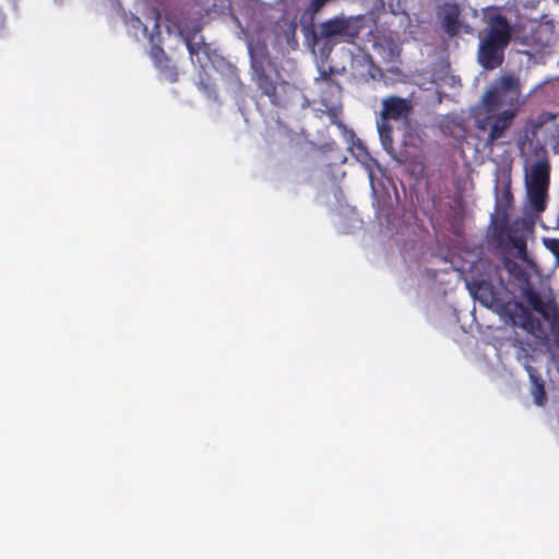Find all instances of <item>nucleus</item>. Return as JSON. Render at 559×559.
<instances>
[{
    "instance_id": "obj_1",
    "label": "nucleus",
    "mask_w": 559,
    "mask_h": 559,
    "mask_svg": "<svg viewBox=\"0 0 559 559\" xmlns=\"http://www.w3.org/2000/svg\"><path fill=\"white\" fill-rule=\"evenodd\" d=\"M485 35L478 48V61L485 70L499 68L504 60V50L512 39V26L499 7L484 9Z\"/></svg>"
},
{
    "instance_id": "obj_2",
    "label": "nucleus",
    "mask_w": 559,
    "mask_h": 559,
    "mask_svg": "<svg viewBox=\"0 0 559 559\" xmlns=\"http://www.w3.org/2000/svg\"><path fill=\"white\" fill-rule=\"evenodd\" d=\"M361 29V15H337L318 25H312L311 34L316 44L322 43V49L331 52L338 44H354Z\"/></svg>"
},
{
    "instance_id": "obj_3",
    "label": "nucleus",
    "mask_w": 559,
    "mask_h": 559,
    "mask_svg": "<svg viewBox=\"0 0 559 559\" xmlns=\"http://www.w3.org/2000/svg\"><path fill=\"white\" fill-rule=\"evenodd\" d=\"M253 80L262 94L267 96L271 104L283 107L287 103V82L280 80V73L274 69L266 53L261 56L250 49Z\"/></svg>"
},
{
    "instance_id": "obj_4",
    "label": "nucleus",
    "mask_w": 559,
    "mask_h": 559,
    "mask_svg": "<svg viewBox=\"0 0 559 559\" xmlns=\"http://www.w3.org/2000/svg\"><path fill=\"white\" fill-rule=\"evenodd\" d=\"M320 79L322 80L324 87L321 92V104L326 108V115L332 124L338 128H344L342 117V86L330 78V74L325 71L321 72Z\"/></svg>"
},
{
    "instance_id": "obj_5",
    "label": "nucleus",
    "mask_w": 559,
    "mask_h": 559,
    "mask_svg": "<svg viewBox=\"0 0 559 559\" xmlns=\"http://www.w3.org/2000/svg\"><path fill=\"white\" fill-rule=\"evenodd\" d=\"M522 296L531 308L549 323L551 332L555 335L559 334V307L557 302L554 299L544 301L540 294L531 285L523 288Z\"/></svg>"
},
{
    "instance_id": "obj_6",
    "label": "nucleus",
    "mask_w": 559,
    "mask_h": 559,
    "mask_svg": "<svg viewBox=\"0 0 559 559\" xmlns=\"http://www.w3.org/2000/svg\"><path fill=\"white\" fill-rule=\"evenodd\" d=\"M438 17L449 36H456L461 32L469 34L472 28L460 20L461 8L455 2H444L438 8Z\"/></svg>"
},
{
    "instance_id": "obj_7",
    "label": "nucleus",
    "mask_w": 559,
    "mask_h": 559,
    "mask_svg": "<svg viewBox=\"0 0 559 559\" xmlns=\"http://www.w3.org/2000/svg\"><path fill=\"white\" fill-rule=\"evenodd\" d=\"M381 118L382 120H408L413 111V103L409 99L400 96H389L382 99Z\"/></svg>"
},
{
    "instance_id": "obj_8",
    "label": "nucleus",
    "mask_w": 559,
    "mask_h": 559,
    "mask_svg": "<svg viewBox=\"0 0 559 559\" xmlns=\"http://www.w3.org/2000/svg\"><path fill=\"white\" fill-rule=\"evenodd\" d=\"M525 181L532 207L537 212L544 211L549 177H525Z\"/></svg>"
},
{
    "instance_id": "obj_9",
    "label": "nucleus",
    "mask_w": 559,
    "mask_h": 559,
    "mask_svg": "<svg viewBox=\"0 0 559 559\" xmlns=\"http://www.w3.org/2000/svg\"><path fill=\"white\" fill-rule=\"evenodd\" d=\"M513 307L518 317L516 320L514 317L511 316L513 324L519 325L524 331L532 334L543 331L542 322L537 318H535L530 311V309L524 307L522 302L515 301L513 304Z\"/></svg>"
},
{
    "instance_id": "obj_10",
    "label": "nucleus",
    "mask_w": 559,
    "mask_h": 559,
    "mask_svg": "<svg viewBox=\"0 0 559 559\" xmlns=\"http://www.w3.org/2000/svg\"><path fill=\"white\" fill-rule=\"evenodd\" d=\"M515 117L514 110H504L500 115L496 116L488 134L487 143L493 144L499 140L504 131L511 126L513 118Z\"/></svg>"
},
{
    "instance_id": "obj_11",
    "label": "nucleus",
    "mask_w": 559,
    "mask_h": 559,
    "mask_svg": "<svg viewBox=\"0 0 559 559\" xmlns=\"http://www.w3.org/2000/svg\"><path fill=\"white\" fill-rule=\"evenodd\" d=\"M179 35L183 38L187 49L191 56L198 55L202 47L205 45L203 37L195 40L198 33L201 32V26L195 23L192 28L186 25L178 26Z\"/></svg>"
},
{
    "instance_id": "obj_12",
    "label": "nucleus",
    "mask_w": 559,
    "mask_h": 559,
    "mask_svg": "<svg viewBox=\"0 0 559 559\" xmlns=\"http://www.w3.org/2000/svg\"><path fill=\"white\" fill-rule=\"evenodd\" d=\"M526 370L528 372L530 381L532 383L531 394L534 399V403L537 406H544L548 399L545 391V383L540 376L537 373V370L532 366H526Z\"/></svg>"
},
{
    "instance_id": "obj_13",
    "label": "nucleus",
    "mask_w": 559,
    "mask_h": 559,
    "mask_svg": "<svg viewBox=\"0 0 559 559\" xmlns=\"http://www.w3.org/2000/svg\"><path fill=\"white\" fill-rule=\"evenodd\" d=\"M511 177H496L497 206L507 210L511 206L513 195L510 189Z\"/></svg>"
},
{
    "instance_id": "obj_14",
    "label": "nucleus",
    "mask_w": 559,
    "mask_h": 559,
    "mask_svg": "<svg viewBox=\"0 0 559 559\" xmlns=\"http://www.w3.org/2000/svg\"><path fill=\"white\" fill-rule=\"evenodd\" d=\"M357 158L364 165L368 175L373 176L377 173L384 175L385 169L373 158L370 153L361 145L357 146Z\"/></svg>"
},
{
    "instance_id": "obj_15",
    "label": "nucleus",
    "mask_w": 559,
    "mask_h": 559,
    "mask_svg": "<svg viewBox=\"0 0 559 559\" xmlns=\"http://www.w3.org/2000/svg\"><path fill=\"white\" fill-rule=\"evenodd\" d=\"M556 118L555 115L548 111H544L538 115L535 119H530L524 127L526 133H531L533 138L536 136L538 130L546 124L547 122L554 120Z\"/></svg>"
},
{
    "instance_id": "obj_16",
    "label": "nucleus",
    "mask_w": 559,
    "mask_h": 559,
    "mask_svg": "<svg viewBox=\"0 0 559 559\" xmlns=\"http://www.w3.org/2000/svg\"><path fill=\"white\" fill-rule=\"evenodd\" d=\"M502 103L501 91L491 88L483 97V105L488 114L495 111Z\"/></svg>"
},
{
    "instance_id": "obj_17",
    "label": "nucleus",
    "mask_w": 559,
    "mask_h": 559,
    "mask_svg": "<svg viewBox=\"0 0 559 559\" xmlns=\"http://www.w3.org/2000/svg\"><path fill=\"white\" fill-rule=\"evenodd\" d=\"M378 131L384 150L389 153H393L392 126L389 123V121L382 120V122L378 126Z\"/></svg>"
},
{
    "instance_id": "obj_18",
    "label": "nucleus",
    "mask_w": 559,
    "mask_h": 559,
    "mask_svg": "<svg viewBox=\"0 0 559 559\" xmlns=\"http://www.w3.org/2000/svg\"><path fill=\"white\" fill-rule=\"evenodd\" d=\"M476 292L475 296L478 298L484 305L493 304L496 301L495 294L492 292V287L490 284L481 281L475 284Z\"/></svg>"
},
{
    "instance_id": "obj_19",
    "label": "nucleus",
    "mask_w": 559,
    "mask_h": 559,
    "mask_svg": "<svg viewBox=\"0 0 559 559\" xmlns=\"http://www.w3.org/2000/svg\"><path fill=\"white\" fill-rule=\"evenodd\" d=\"M500 90L504 93L512 92L515 95H519V93H520L519 80L513 76H510V75L502 76L500 80Z\"/></svg>"
},
{
    "instance_id": "obj_20",
    "label": "nucleus",
    "mask_w": 559,
    "mask_h": 559,
    "mask_svg": "<svg viewBox=\"0 0 559 559\" xmlns=\"http://www.w3.org/2000/svg\"><path fill=\"white\" fill-rule=\"evenodd\" d=\"M369 181H370V186H371L373 192H377V187L378 186H381L384 189H386L385 185L390 186L396 192V188H395V183H394L393 177H369ZM385 194L389 195V191L388 190H385Z\"/></svg>"
},
{
    "instance_id": "obj_21",
    "label": "nucleus",
    "mask_w": 559,
    "mask_h": 559,
    "mask_svg": "<svg viewBox=\"0 0 559 559\" xmlns=\"http://www.w3.org/2000/svg\"><path fill=\"white\" fill-rule=\"evenodd\" d=\"M151 57L154 60V63L156 64V67H158V68H163L164 63H167L169 61L164 49L157 45H155L151 48Z\"/></svg>"
},
{
    "instance_id": "obj_22",
    "label": "nucleus",
    "mask_w": 559,
    "mask_h": 559,
    "mask_svg": "<svg viewBox=\"0 0 559 559\" xmlns=\"http://www.w3.org/2000/svg\"><path fill=\"white\" fill-rule=\"evenodd\" d=\"M550 166L546 158L537 160L532 166V173L531 175H549Z\"/></svg>"
},
{
    "instance_id": "obj_23",
    "label": "nucleus",
    "mask_w": 559,
    "mask_h": 559,
    "mask_svg": "<svg viewBox=\"0 0 559 559\" xmlns=\"http://www.w3.org/2000/svg\"><path fill=\"white\" fill-rule=\"evenodd\" d=\"M543 243L555 255L556 262L559 263V239L543 238Z\"/></svg>"
},
{
    "instance_id": "obj_24",
    "label": "nucleus",
    "mask_w": 559,
    "mask_h": 559,
    "mask_svg": "<svg viewBox=\"0 0 559 559\" xmlns=\"http://www.w3.org/2000/svg\"><path fill=\"white\" fill-rule=\"evenodd\" d=\"M511 243H512L513 248H515L521 255L526 253V242L523 238H519V237L511 238Z\"/></svg>"
},
{
    "instance_id": "obj_25",
    "label": "nucleus",
    "mask_w": 559,
    "mask_h": 559,
    "mask_svg": "<svg viewBox=\"0 0 559 559\" xmlns=\"http://www.w3.org/2000/svg\"><path fill=\"white\" fill-rule=\"evenodd\" d=\"M382 3H388V5L392 9L397 8L401 9L402 5L406 2V0H380Z\"/></svg>"
},
{
    "instance_id": "obj_26",
    "label": "nucleus",
    "mask_w": 559,
    "mask_h": 559,
    "mask_svg": "<svg viewBox=\"0 0 559 559\" xmlns=\"http://www.w3.org/2000/svg\"><path fill=\"white\" fill-rule=\"evenodd\" d=\"M478 128L481 129V130H485V128H486L485 122L480 121L479 124H478Z\"/></svg>"
}]
</instances>
